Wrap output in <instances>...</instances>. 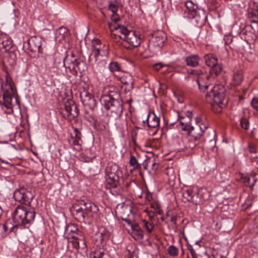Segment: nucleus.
<instances>
[{
  "mask_svg": "<svg viewBox=\"0 0 258 258\" xmlns=\"http://www.w3.org/2000/svg\"><path fill=\"white\" fill-rule=\"evenodd\" d=\"M200 58L197 54H191L186 57L184 59L187 66L190 67H196L200 64Z\"/></svg>",
  "mask_w": 258,
  "mask_h": 258,
  "instance_id": "nucleus-24",
  "label": "nucleus"
},
{
  "mask_svg": "<svg viewBox=\"0 0 258 258\" xmlns=\"http://www.w3.org/2000/svg\"><path fill=\"white\" fill-rule=\"evenodd\" d=\"M184 6L186 9L185 11L186 12L188 16H190L192 12L197 10L199 8L191 1H187L184 3Z\"/></svg>",
  "mask_w": 258,
  "mask_h": 258,
  "instance_id": "nucleus-34",
  "label": "nucleus"
},
{
  "mask_svg": "<svg viewBox=\"0 0 258 258\" xmlns=\"http://www.w3.org/2000/svg\"><path fill=\"white\" fill-rule=\"evenodd\" d=\"M13 196L16 201L25 205H30L34 197L31 191L24 188L15 190Z\"/></svg>",
  "mask_w": 258,
  "mask_h": 258,
  "instance_id": "nucleus-10",
  "label": "nucleus"
},
{
  "mask_svg": "<svg viewBox=\"0 0 258 258\" xmlns=\"http://www.w3.org/2000/svg\"><path fill=\"white\" fill-rule=\"evenodd\" d=\"M106 188H116L119 184L120 171L117 165H108L106 168Z\"/></svg>",
  "mask_w": 258,
  "mask_h": 258,
  "instance_id": "nucleus-7",
  "label": "nucleus"
},
{
  "mask_svg": "<svg viewBox=\"0 0 258 258\" xmlns=\"http://www.w3.org/2000/svg\"><path fill=\"white\" fill-rule=\"evenodd\" d=\"M252 178L253 179V182L251 184L250 183L251 178L249 176L243 177L242 178V182L245 185L252 187L256 182V179H255L254 176H252Z\"/></svg>",
  "mask_w": 258,
  "mask_h": 258,
  "instance_id": "nucleus-37",
  "label": "nucleus"
},
{
  "mask_svg": "<svg viewBox=\"0 0 258 258\" xmlns=\"http://www.w3.org/2000/svg\"><path fill=\"white\" fill-rule=\"evenodd\" d=\"M90 258H110L108 255L104 253V250L99 248L90 253Z\"/></svg>",
  "mask_w": 258,
  "mask_h": 258,
  "instance_id": "nucleus-33",
  "label": "nucleus"
},
{
  "mask_svg": "<svg viewBox=\"0 0 258 258\" xmlns=\"http://www.w3.org/2000/svg\"><path fill=\"white\" fill-rule=\"evenodd\" d=\"M108 237V234L104 229L100 230L93 236V241L97 246H99L102 244L103 240L107 238Z\"/></svg>",
  "mask_w": 258,
  "mask_h": 258,
  "instance_id": "nucleus-22",
  "label": "nucleus"
},
{
  "mask_svg": "<svg viewBox=\"0 0 258 258\" xmlns=\"http://www.w3.org/2000/svg\"><path fill=\"white\" fill-rule=\"evenodd\" d=\"M188 249L189 250V252L194 250V249L192 247V246L191 245H188Z\"/></svg>",
  "mask_w": 258,
  "mask_h": 258,
  "instance_id": "nucleus-59",
  "label": "nucleus"
},
{
  "mask_svg": "<svg viewBox=\"0 0 258 258\" xmlns=\"http://www.w3.org/2000/svg\"><path fill=\"white\" fill-rule=\"evenodd\" d=\"M155 163H153V164H152V166H154V165H155Z\"/></svg>",
  "mask_w": 258,
  "mask_h": 258,
  "instance_id": "nucleus-62",
  "label": "nucleus"
},
{
  "mask_svg": "<svg viewBox=\"0 0 258 258\" xmlns=\"http://www.w3.org/2000/svg\"><path fill=\"white\" fill-rule=\"evenodd\" d=\"M76 216L79 220H83L87 217L85 212L83 210H80V208L76 210Z\"/></svg>",
  "mask_w": 258,
  "mask_h": 258,
  "instance_id": "nucleus-41",
  "label": "nucleus"
},
{
  "mask_svg": "<svg viewBox=\"0 0 258 258\" xmlns=\"http://www.w3.org/2000/svg\"><path fill=\"white\" fill-rule=\"evenodd\" d=\"M195 193L191 189H188L183 191L182 196L187 201L191 202L193 204L199 203L200 201L198 200L195 197Z\"/></svg>",
  "mask_w": 258,
  "mask_h": 258,
  "instance_id": "nucleus-25",
  "label": "nucleus"
},
{
  "mask_svg": "<svg viewBox=\"0 0 258 258\" xmlns=\"http://www.w3.org/2000/svg\"><path fill=\"white\" fill-rule=\"evenodd\" d=\"M63 66L70 71H74L76 73L78 72L82 73L87 70V67L86 63L80 60L76 59L72 55L71 58L66 57L63 60Z\"/></svg>",
  "mask_w": 258,
  "mask_h": 258,
  "instance_id": "nucleus-8",
  "label": "nucleus"
},
{
  "mask_svg": "<svg viewBox=\"0 0 258 258\" xmlns=\"http://www.w3.org/2000/svg\"><path fill=\"white\" fill-rule=\"evenodd\" d=\"M204 59L206 64L210 67L216 64V63L218 61L217 58L214 54L211 53L205 54L204 56Z\"/></svg>",
  "mask_w": 258,
  "mask_h": 258,
  "instance_id": "nucleus-31",
  "label": "nucleus"
},
{
  "mask_svg": "<svg viewBox=\"0 0 258 258\" xmlns=\"http://www.w3.org/2000/svg\"><path fill=\"white\" fill-rule=\"evenodd\" d=\"M189 18L192 19L193 22L197 25H203L207 18L206 13L204 10L201 8H198L195 12H192L190 16H188Z\"/></svg>",
  "mask_w": 258,
  "mask_h": 258,
  "instance_id": "nucleus-15",
  "label": "nucleus"
},
{
  "mask_svg": "<svg viewBox=\"0 0 258 258\" xmlns=\"http://www.w3.org/2000/svg\"><path fill=\"white\" fill-rule=\"evenodd\" d=\"M80 235H81V232H76V233H73V234L71 235L72 237L74 239V240H78L79 237H80Z\"/></svg>",
  "mask_w": 258,
  "mask_h": 258,
  "instance_id": "nucleus-53",
  "label": "nucleus"
},
{
  "mask_svg": "<svg viewBox=\"0 0 258 258\" xmlns=\"http://www.w3.org/2000/svg\"><path fill=\"white\" fill-rule=\"evenodd\" d=\"M249 20L258 27V11L256 9L252 10L248 13L247 15Z\"/></svg>",
  "mask_w": 258,
  "mask_h": 258,
  "instance_id": "nucleus-32",
  "label": "nucleus"
},
{
  "mask_svg": "<svg viewBox=\"0 0 258 258\" xmlns=\"http://www.w3.org/2000/svg\"><path fill=\"white\" fill-rule=\"evenodd\" d=\"M2 162L7 163V162H5L4 161H2Z\"/></svg>",
  "mask_w": 258,
  "mask_h": 258,
  "instance_id": "nucleus-63",
  "label": "nucleus"
},
{
  "mask_svg": "<svg viewBox=\"0 0 258 258\" xmlns=\"http://www.w3.org/2000/svg\"><path fill=\"white\" fill-rule=\"evenodd\" d=\"M118 98H114L110 95H104L100 98V102L105 108L110 111V115L115 119L121 117L123 108L122 101L117 95Z\"/></svg>",
  "mask_w": 258,
  "mask_h": 258,
  "instance_id": "nucleus-4",
  "label": "nucleus"
},
{
  "mask_svg": "<svg viewBox=\"0 0 258 258\" xmlns=\"http://www.w3.org/2000/svg\"><path fill=\"white\" fill-rule=\"evenodd\" d=\"M119 207L123 208H125V209L128 208L129 211L131 212V207H128L127 205L126 204H125L124 203H122L121 204H118L117 206V208H119Z\"/></svg>",
  "mask_w": 258,
  "mask_h": 258,
  "instance_id": "nucleus-48",
  "label": "nucleus"
},
{
  "mask_svg": "<svg viewBox=\"0 0 258 258\" xmlns=\"http://www.w3.org/2000/svg\"><path fill=\"white\" fill-rule=\"evenodd\" d=\"M78 242H79L80 248L84 250H87V244L85 237L83 235H80L79 238L78 239Z\"/></svg>",
  "mask_w": 258,
  "mask_h": 258,
  "instance_id": "nucleus-39",
  "label": "nucleus"
},
{
  "mask_svg": "<svg viewBox=\"0 0 258 258\" xmlns=\"http://www.w3.org/2000/svg\"><path fill=\"white\" fill-rule=\"evenodd\" d=\"M198 200L200 201L199 203L195 204V205L202 204L205 201L207 200L210 197V194L206 189L201 188L195 193V197Z\"/></svg>",
  "mask_w": 258,
  "mask_h": 258,
  "instance_id": "nucleus-23",
  "label": "nucleus"
},
{
  "mask_svg": "<svg viewBox=\"0 0 258 258\" xmlns=\"http://www.w3.org/2000/svg\"><path fill=\"white\" fill-rule=\"evenodd\" d=\"M130 163L135 169H138L140 167V164L138 162L136 157L134 156H131Z\"/></svg>",
  "mask_w": 258,
  "mask_h": 258,
  "instance_id": "nucleus-40",
  "label": "nucleus"
},
{
  "mask_svg": "<svg viewBox=\"0 0 258 258\" xmlns=\"http://www.w3.org/2000/svg\"><path fill=\"white\" fill-rule=\"evenodd\" d=\"M185 116L184 117L183 116H180V118L182 119V121H188V117L187 116V112L185 114Z\"/></svg>",
  "mask_w": 258,
  "mask_h": 258,
  "instance_id": "nucleus-58",
  "label": "nucleus"
},
{
  "mask_svg": "<svg viewBox=\"0 0 258 258\" xmlns=\"http://www.w3.org/2000/svg\"><path fill=\"white\" fill-rule=\"evenodd\" d=\"M130 258H137V257H135L134 256H131Z\"/></svg>",
  "mask_w": 258,
  "mask_h": 258,
  "instance_id": "nucleus-61",
  "label": "nucleus"
},
{
  "mask_svg": "<svg viewBox=\"0 0 258 258\" xmlns=\"http://www.w3.org/2000/svg\"><path fill=\"white\" fill-rule=\"evenodd\" d=\"M111 20L113 21H114V22H117L119 20V17H118V15L117 14V13H114V14H112V15L111 16Z\"/></svg>",
  "mask_w": 258,
  "mask_h": 258,
  "instance_id": "nucleus-52",
  "label": "nucleus"
},
{
  "mask_svg": "<svg viewBox=\"0 0 258 258\" xmlns=\"http://www.w3.org/2000/svg\"><path fill=\"white\" fill-rule=\"evenodd\" d=\"M81 134L76 128L74 129V133L72 134L69 142L71 146H76L79 148L81 146Z\"/></svg>",
  "mask_w": 258,
  "mask_h": 258,
  "instance_id": "nucleus-21",
  "label": "nucleus"
},
{
  "mask_svg": "<svg viewBox=\"0 0 258 258\" xmlns=\"http://www.w3.org/2000/svg\"><path fill=\"white\" fill-rule=\"evenodd\" d=\"M200 242V241H197V242H196V245H198V244H199V243Z\"/></svg>",
  "mask_w": 258,
  "mask_h": 258,
  "instance_id": "nucleus-60",
  "label": "nucleus"
},
{
  "mask_svg": "<svg viewBox=\"0 0 258 258\" xmlns=\"http://www.w3.org/2000/svg\"><path fill=\"white\" fill-rule=\"evenodd\" d=\"M28 49L33 52H39L41 46V40L39 37L33 36L27 42Z\"/></svg>",
  "mask_w": 258,
  "mask_h": 258,
  "instance_id": "nucleus-17",
  "label": "nucleus"
},
{
  "mask_svg": "<svg viewBox=\"0 0 258 258\" xmlns=\"http://www.w3.org/2000/svg\"><path fill=\"white\" fill-rule=\"evenodd\" d=\"M80 97L83 104L88 106L91 109H93L96 106V101L91 94L89 93L87 88L84 87L80 91Z\"/></svg>",
  "mask_w": 258,
  "mask_h": 258,
  "instance_id": "nucleus-12",
  "label": "nucleus"
},
{
  "mask_svg": "<svg viewBox=\"0 0 258 258\" xmlns=\"http://www.w3.org/2000/svg\"><path fill=\"white\" fill-rule=\"evenodd\" d=\"M223 65L220 63H218V61L217 62L216 64L212 66L211 67L210 74H209L211 77L210 83H211L212 76L213 74H214L216 77L218 76L221 73Z\"/></svg>",
  "mask_w": 258,
  "mask_h": 258,
  "instance_id": "nucleus-30",
  "label": "nucleus"
},
{
  "mask_svg": "<svg viewBox=\"0 0 258 258\" xmlns=\"http://www.w3.org/2000/svg\"><path fill=\"white\" fill-rule=\"evenodd\" d=\"M146 121H147L149 128H152L154 130L153 135L155 134L159 128V118L157 117L154 113H150L148 115Z\"/></svg>",
  "mask_w": 258,
  "mask_h": 258,
  "instance_id": "nucleus-18",
  "label": "nucleus"
},
{
  "mask_svg": "<svg viewBox=\"0 0 258 258\" xmlns=\"http://www.w3.org/2000/svg\"><path fill=\"white\" fill-rule=\"evenodd\" d=\"M242 80V75L240 72H235L233 74V81L235 85L239 84Z\"/></svg>",
  "mask_w": 258,
  "mask_h": 258,
  "instance_id": "nucleus-36",
  "label": "nucleus"
},
{
  "mask_svg": "<svg viewBox=\"0 0 258 258\" xmlns=\"http://www.w3.org/2000/svg\"><path fill=\"white\" fill-rule=\"evenodd\" d=\"M156 214L161 215L163 214V211L160 209L154 210V212Z\"/></svg>",
  "mask_w": 258,
  "mask_h": 258,
  "instance_id": "nucleus-56",
  "label": "nucleus"
},
{
  "mask_svg": "<svg viewBox=\"0 0 258 258\" xmlns=\"http://www.w3.org/2000/svg\"><path fill=\"white\" fill-rule=\"evenodd\" d=\"M151 207L154 209V210H156L157 209H159L161 208L160 204L159 202H157L155 203L154 204H151Z\"/></svg>",
  "mask_w": 258,
  "mask_h": 258,
  "instance_id": "nucleus-51",
  "label": "nucleus"
},
{
  "mask_svg": "<svg viewBox=\"0 0 258 258\" xmlns=\"http://www.w3.org/2000/svg\"><path fill=\"white\" fill-rule=\"evenodd\" d=\"M240 125L242 128L247 130L249 128V123L247 119L245 118H243L240 120Z\"/></svg>",
  "mask_w": 258,
  "mask_h": 258,
  "instance_id": "nucleus-43",
  "label": "nucleus"
},
{
  "mask_svg": "<svg viewBox=\"0 0 258 258\" xmlns=\"http://www.w3.org/2000/svg\"><path fill=\"white\" fill-rule=\"evenodd\" d=\"M69 242H72V244L73 245V247L77 249H78L80 248V246H79V242H78V240H74L73 241H68Z\"/></svg>",
  "mask_w": 258,
  "mask_h": 258,
  "instance_id": "nucleus-47",
  "label": "nucleus"
},
{
  "mask_svg": "<svg viewBox=\"0 0 258 258\" xmlns=\"http://www.w3.org/2000/svg\"><path fill=\"white\" fill-rule=\"evenodd\" d=\"M196 125L203 126L204 125H208V124L205 122L202 118L200 116H197L195 118Z\"/></svg>",
  "mask_w": 258,
  "mask_h": 258,
  "instance_id": "nucleus-44",
  "label": "nucleus"
},
{
  "mask_svg": "<svg viewBox=\"0 0 258 258\" xmlns=\"http://www.w3.org/2000/svg\"><path fill=\"white\" fill-rule=\"evenodd\" d=\"M190 127V130L188 133V135L192 137L195 140H198L203 136L204 132L208 128V125H195Z\"/></svg>",
  "mask_w": 258,
  "mask_h": 258,
  "instance_id": "nucleus-19",
  "label": "nucleus"
},
{
  "mask_svg": "<svg viewBox=\"0 0 258 258\" xmlns=\"http://www.w3.org/2000/svg\"><path fill=\"white\" fill-rule=\"evenodd\" d=\"M61 114L64 118L70 121L77 117L79 114V109L76 104L72 100H68L64 104V109Z\"/></svg>",
  "mask_w": 258,
  "mask_h": 258,
  "instance_id": "nucleus-9",
  "label": "nucleus"
},
{
  "mask_svg": "<svg viewBox=\"0 0 258 258\" xmlns=\"http://www.w3.org/2000/svg\"><path fill=\"white\" fill-rule=\"evenodd\" d=\"M251 104L252 107L258 111V98H253L251 101Z\"/></svg>",
  "mask_w": 258,
  "mask_h": 258,
  "instance_id": "nucleus-46",
  "label": "nucleus"
},
{
  "mask_svg": "<svg viewBox=\"0 0 258 258\" xmlns=\"http://www.w3.org/2000/svg\"><path fill=\"white\" fill-rule=\"evenodd\" d=\"M114 29L121 34L118 35V37L123 39L130 45L136 47L140 45L141 39L139 32L129 30L126 27L120 25L115 27Z\"/></svg>",
  "mask_w": 258,
  "mask_h": 258,
  "instance_id": "nucleus-5",
  "label": "nucleus"
},
{
  "mask_svg": "<svg viewBox=\"0 0 258 258\" xmlns=\"http://www.w3.org/2000/svg\"><path fill=\"white\" fill-rule=\"evenodd\" d=\"M71 228L70 232L73 233H76V232H79L80 231L78 230V228H76L74 225L70 226L68 227V228Z\"/></svg>",
  "mask_w": 258,
  "mask_h": 258,
  "instance_id": "nucleus-50",
  "label": "nucleus"
},
{
  "mask_svg": "<svg viewBox=\"0 0 258 258\" xmlns=\"http://www.w3.org/2000/svg\"><path fill=\"white\" fill-rule=\"evenodd\" d=\"M166 40L165 34L162 31L154 32L152 34L150 43L155 47H161Z\"/></svg>",
  "mask_w": 258,
  "mask_h": 258,
  "instance_id": "nucleus-14",
  "label": "nucleus"
},
{
  "mask_svg": "<svg viewBox=\"0 0 258 258\" xmlns=\"http://www.w3.org/2000/svg\"><path fill=\"white\" fill-rule=\"evenodd\" d=\"M190 253L192 258H197V254L195 250L190 251Z\"/></svg>",
  "mask_w": 258,
  "mask_h": 258,
  "instance_id": "nucleus-57",
  "label": "nucleus"
},
{
  "mask_svg": "<svg viewBox=\"0 0 258 258\" xmlns=\"http://www.w3.org/2000/svg\"><path fill=\"white\" fill-rule=\"evenodd\" d=\"M168 254L172 257L177 256L178 254V249L174 245H170L167 248Z\"/></svg>",
  "mask_w": 258,
  "mask_h": 258,
  "instance_id": "nucleus-35",
  "label": "nucleus"
},
{
  "mask_svg": "<svg viewBox=\"0 0 258 258\" xmlns=\"http://www.w3.org/2000/svg\"><path fill=\"white\" fill-rule=\"evenodd\" d=\"M164 65L161 63H156L153 66V68L156 70L159 71L161 68H163Z\"/></svg>",
  "mask_w": 258,
  "mask_h": 258,
  "instance_id": "nucleus-49",
  "label": "nucleus"
},
{
  "mask_svg": "<svg viewBox=\"0 0 258 258\" xmlns=\"http://www.w3.org/2000/svg\"><path fill=\"white\" fill-rule=\"evenodd\" d=\"M198 76L197 82L200 90L204 92L210 85V75L207 73H204L200 71L192 70L189 73Z\"/></svg>",
  "mask_w": 258,
  "mask_h": 258,
  "instance_id": "nucleus-11",
  "label": "nucleus"
},
{
  "mask_svg": "<svg viewBox=\"0 0 258 258\" xmlns=\"http://www.w3.org/2000/svg\"><path fill=\"white\" fill-rule=\"evenodd\" d=\"M187 116L188 117V121H180V123L181 125V129L183 131H187L188 133L190 130L191 125L190 121L192 117V113L190 111H187Z\"/></svg>",
  "mask_w": 258,
  "mask_h": 258,
  "instance_id": "nucleus-27",
  "label": "nucleus"
},
{
  "mask_svg": "<svg viewBox=\"0 0 258 258\" xmlns=\"http://www.w3.org/2000/svg\"><path fill=\"white\" fill-rule=\"evenodd\" d=\"M120 83L124 86L125 93L131 92L134 88V80L133 77L129 74H126L119 78Z\"/></svg>",
  "mask_w": 258,
  "mask_h": 258,
  "instance_id": "nucleus-16",
  "label": "nucleus"
},
{
  "mask_svg": "<svg viewBox=\"0 0 258 258\" xmlns=\"http://www.w3.org/2000/svg\"><path fill=\"white\" fill-rule=\"evenodd\" d=\"M92 53L91 58L93 57L94 61L96 63L98 64L103 60V58L106 57L108 54L109 48L108 46L105 44L102 43L99 39H94L92 41Z\"/></svg>",
  "mask_w": 258,
  "mask_h": 258,
  "instance_id": "nucleus-6",
  "label": "nucleus"
},
{
  "mask_svg": "<svg viewBox=\"0 0 258 258\" xmlns=\"http://www.w3.org/2000/svg\"><path fill=\"white\" fill-rule=\"evenodd\" d=\"M12 45V40L9 36L5 34L0 35V49H4L5 52H7Z\"/></svg>",
  "mask_w": 258,
  "mask_h": 258,
  "instance_id": "nucleus-20",
  "label": "nucleus"
},
{
  "mask_svg": "<svg viewBox=\"0 0 258 258\" xmlns=\"http://www.w3.org/2000/svg\"><path fill=\"white\" fill-rule=\"evenodd\" d=\"M68 35V29L64 27H60L56 31L55 39L59 42L63 40Z\"/></svg>",
  "mask_w": 258,
  "mask_h": 258,
  "instance_id": "nucleus-28",
  "label": "nucleus"
},
{
  "mask_svg": "<svg viewBox=\"0 0 258 258\" xmlns=\"http://www.w3.org/2000/svg\"><path fill=\"white\" fill-rule=\"evenodd\" d=\"M146 200L149 202L152 201V196L151 193H147L146 196Z\"/></svg>",
  "mask_w": 258,
  "mask_h": 258,
  "instance_id": "nucleus-55",
  "label": "nucleus"
},
{
  "mask_svg": "<svg viewBox=\"0 0 258 258\" xmlns=\"http://www.w3.org/2000/svg\"><path fill=\"white\" fill-rule=\"evenodd\" d=\"M143 223L147 231L149 233H151L154 227L153 225L146 220H144Z\"/></svg>",
  "mask_w": 258,
  "mask_h": 258,
  "instance_id": "nucleus-42",
  "label": "nucleus"
},
{
  "mask_svg": "<svg viewBox=\"0 0 258 258\" xmlns=\"http://www.w3.org/2000/svg\"><path fill=\"white\" fill-rule=\"evenodd\" d=\"M17 91L14 87L11 78L8 75L6 76V83L4 88L3 100L4 105L11 112H13V107L15 105H19V102L16 94Z\"/></svg>",
  "mask_w": 258,
  "mask_h": 258,
  "instance_id": "nucleus-3",
  "label": "nucleus"
},
{
  "mask_svg": "<svg viewBox=\"0 0 258 258\" xmlns=\"http://www.w3.org/2000/svg\"><path fill=\"white\" fill-rule=\"evenodd\" d=\"M80 210H83L86 214V216H92L93 213H96L98 210L97 206L89 201L80 200L78 201Z\"/></svg>",
  "mask_w": 258,
  "mask_h": 258,
  "instance_id": "nucleus-13",
  "label": "nucleus"
},
{
  "mask_svg": "<svg viewBox=\"0 0 258 258\" xmlns=\"http://www.w3.org/2000/svg\"><path fill=\"white\" fill-rule=\"evenodd\" d=\"M249 150L250 153H255L256 152L255 147L252 144L249 145Z\"/></svg>",
  "mask_w": 258,
  "mask_h": 258,
  "instance_id": "nucleus-54",
  "label": "nucleus"
},
{
  "mask_svg": "<svg viewBox=\"0 0 258 258\" xmlns=\"http://www.w3.org/2000/svg\"><path fill=\"white\" fill-rule=\"evenodd\" d=\"M109 69L111 72H114L119 71L120 70V67L117 62L112 61L109 64Z\"/></svg>",
  "mask_w": 258,
  "mask_h": 258,
  "instance_id": "nucleus-38",
  "label": "nucleus"
},
{
  "mask_svg": "<svg viewBox=\"0 0 258 258\" xmlns=\"http://www.w3.org/2000/svg\"><path fill=\"white\" fill-rule=\"evenodd\" d=\"M115 119L116 120L115 125L119 132L121 133H124L127 130V121L126 118H121L119 117Z\"/></svg>",
  "mask_w": 258,
  "mask_h": 258,
  "instance_id": "nucleus-26",
  "label": "nucleus"
},
{
  "mask_svg": "<svg viewBox=\"0 0 258 258\" xmlns=\"http://www.w3.org/2000/svg\"><path fill=\"white\" fill-rule=\"evenodd\" d=\"M207 101L210 102L212 110L215 113L222 112L225 107L223 103L224 99V89L222 86H214L209 92L206 95Z\"/></svg>",
  "mask_w": 258,
  "mask_h": 258,
  "instance_id": "nucleus-2",
  "label": "nucleus"
},
{
  "mask_svg": "<svg viewBox=\"0 0 258 258\" xmlns=\"http://www.w3.org/2000/svg\"><path fill=\"white\" fill-rule=\"evenodd\" d=\"M35 217V212L33 210H28L24 206H17L14 212L12 221L8 220L4 223L0 224V237H4L11 232H16V229L22 225L30 224L34 221Z\"/></svg>",
  "mask_w": 258,
  "mask_h": 258,
  "instance_id": "nucleus-1",
  "label": "nucleus"
},
{
  "mask_svg": "<svg viewBox=\"0 0 258 258\" xmlns=\"http://www.w3.org/2000/svg\"><path fill=\"white\" fill-rule=\"evenodd\" d=\"M108 9L111 11L112 13H116L118 10V7L117 5L110 3L108 6Z\"/></svg>",
  "mask_w": 258,
  "mask_h": 258,
  "instance_id": "nucleus-45",
  "label": "nucleus"
},
{
  "mask_svg": "<svg viewBox=\"0 0 258 258\" xmlns=\"http://www.w3.org/2000/svg\"><path fill=\"white\" fill-rule=\"evenodd\" d=\"M132 229V235L135 240H137L143 239L144 236L143 232L138 225H133Z\"/></svg>",
  "mask_w": 258,
  "mask_h": 258,
  "instance_id": "nucleus-29",
  "label": "nucleus"
}]
</instances>
